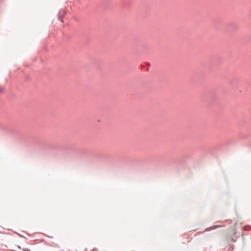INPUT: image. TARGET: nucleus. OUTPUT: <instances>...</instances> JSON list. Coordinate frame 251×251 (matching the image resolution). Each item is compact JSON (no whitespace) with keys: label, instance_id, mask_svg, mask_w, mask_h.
Wrapping results in <instances>:
<instances>
[{"label":"nucleus","instance_id":"nucleus-4","mask_svg":"<svg viewBox=\"0 0 251 251\" xmlns=\"http://www.w3.org/2000/svg\"><path fill=\"white\" fill-rule=\"evenodd\" d=\"M147 65L149 66V65H150V64L148 63V64H147Z\"/></svg>","mask_w":251,"mask_h":251},{"label":"nucleus","instance_id":"nucleus-1","mask_svg":"<svg viewBox=\"0 0 251 251\" xmlns=\"http://www.w3.org/2000/svg\"><path fill=\"white\" fill-rule=\"evenodd\" d=\"M66 14V12L64 10H61L58 14V19L63 22V19Z\"/></svg>","mask_w":251,"mask_h":251},{"label":"nucleus","instance_id":"nucleus-3","mask_svg":"<svg viewBox=\"0 0 251 251\" xmlns=\"http://www.w3.org/2000/svg\"><path fill=\"white\" fill-rule=\"evenodd\" d=\"M3 92H4L3 88L0 86V92L2 93Z\"/></svg>","mask_w":251,"mask_h":251},{"label":"nucleus","instance_id":"nucleus-2","mask_svg":"<svg viewBox=\"0 0 251 251\" xmlns=\"http://www.w3.org/2000/svg\"><path fill=\"white\" fill-rule=\"evenodd\" d=\"M225 226L224 225H215V226H214L212 227H209L208 228H207L206 229V230H212V229H216L218 227H222V226Z\"/></svg>","mask_w":251,"mask_h":251}]
</instances>
